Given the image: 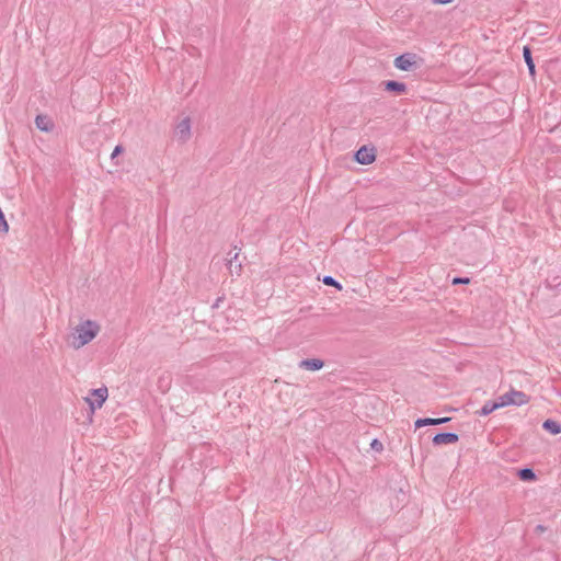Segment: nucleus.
Wrapping results in <instances>:
<instances>
[{
	"label": "nucleus",
	"mask_w": 561,
	"mask_h": 561,
	"mask_svg": "<svg viewBox=\"0 0 561 561\" xmlns=\"http://www.w3.org/2000/svg\"><path fill=\"white\" fill-rule=\"evenodd\" d=\"M100 331L101 327L98 322L83 320L77 324L69 334V345L75 350H79L94 340Z\"/></svg>",
	"instance_id": "obj_1"
},
{
	"label": "nucleus",
	"mask_w": 561,
	"mask_h": 561,
	"mask_svg": "<svg viewBox=\"0 0 561 561\" xmlns=\"http://www.w3.org/2000/svg\"><path fill=\"white\" fill-rule=\"evenodd\" d=\"M500 408H504L507 405H523L529 401V397L523 391L514 390L500 396L497 398Z\"/></svg>",
	"instance_id": "obj_2"
},
{
	"label": "nucleus",
	"mask_w": 561,
	"mask_h": 561,
	"mask_svg": "<svg viewBox=\"0 0 561 561\" xmlns=\"http://www.w3.org/2000/svg\"><path fill=\"white\" fill-rule=\"evenodd\" d=\"M108 390L106 387H101L98 389H93L91 391V397L85 398V401L90 405L91 410L100 409L105 400L107 399Z\"/></svg>",
	"instance_id": "obj_3"
},
{
	"label": "nucleus",
	"mask_w": 561,
	"mask_h": 561,
	"mask_svg": "<svg viewBox=\"0 0 561 561\" xmlns=\"http://www.w3.org/2000/svg\"><path fill=\"white\" fill-rule=\"evenodd\" d=\"M175 137L181 142H185L191 137V121L188 117L183 118L175 127Z\"/></svg>",
	"instance_id": "obj_4"
},
{
	"label": "nucleus",
	"mask_w": 561,
	"mask_h": 561,
	"mask_svg": "<svg viewBox=\"0 0 561 561\" xmlns=\"http://www.w3.org/2000/svg\"><path fill=\"white\" fill-rule=\"evenodd\" d=\"M415 65V55L412 54H404L394 59V67L402 71H410Z\"/></svg>",
	"instance_id": "obj_5"
},
{
	"label": "nucleus",
	"mask_w": 561,
	"mask_h": 561,
	"mask_svg": "<svg viewBox=\"0 0 561 561\" xmlns=\"http://www.w3.org/2000/svg\"><path fill=\"white\" fill-rule=\"evenodd\" d=\"M376 154L374 148L360 147L355 153V160L360 164H370L375 161Z\"/></svg>",
	"instance_id": "obj_6"
},
{
	"label": "nucleus",
	"mask_w": 561,
	"mask_h": 561,
	"mask_svg": "<svg viewBox=\"0 0 561 561\" xmlns=\"http://www.w3.org/2000/svg\"><path fill=\"white\" fill-rule=\"evenodd\" d=\"M459 439L458 435L455 433H439L433 437L434 445H450L457 443Z\"/></svg>",
	"instance_id": "obj_7"
},
{
	"label": "nucleus",
	"mask_w": 561,
	"mask_h": 561,
	"mask_svg": "<svg viewBox=\"0 0 561 561\" xmlns=\"http://www.w3.org/2000/svg\"><path fill=\"white\" fill-rule=\"evenodd\" d=\"M324 362L319 358L302 359L299 363V367L310 371H317L323 368Z\"/></svg>",
	"instance_id": "obj_8"
},
{
	"label": "nucleus",
	"mask_w": 561,
	"mask_h": 561,
	"mask_svg": "<svg viewBox=\"0 0 561 561\" xmlns=\"http://www.w3.org/2000/svg\"><path fill=\"white\" fill-rule=\"evenodd\" d=\"M35 125L43 131H49L53 128L51 119L46 115H37L35 118Z\"/></svg>",
	"instance_id": "obj_9"
},
{
	"label": "nucleus",
	"mask_w": 561,
	"mask_h": 561,
	"mask_svg": "<svg viewBox=\"0 0 561 561\" xmlns=\"http://www.w3.org/2000/svg\"><path fill=\"white\" fill-rule=\"evenodd\" d=\"M523 55H524L525 62L527 64L529 73H530V76L534 77L536 70H535V64H534V60L531 58V51H530L529 47H527V46L524 47Z\"/></svg>",
	"instance_id": "obj_10"
},
{
	"label": "nucleus",
	"mask_w": 561,
	"mask_h": 561,
	"mask_svg": "<svg viewBox=\"0 0 561 561\" xmlns=\"http://www.w3.org/2000/svg\"><path fill=\"white\" fill-rule=\"evenodd\" d=\"M387 91H392L397 93H403L405 91V84L397 81H387L385 83Z\"/></svg>",
	"instance_id": "obj_11"
},
{
	"label": "nucleus",
	"mask_w": 561,
	"mask_h": 561,
	"mask_svg": "<svg viewBox=\"0 0 561 561\" xmlns=\"http://www.w3.org/2000/svg\"><path fill=\"white\" fill-rule=\"evenodd\" d=\"M543 428L550 432L551 434H560L561 425L552 420H546L542 424Z\"/></svg>",
	"instance_id": "obj_12"
},
{
	"label": "nucleus",
	"mask_w": 561,
	"mask_h": 561,
	"mask_svg": "<svg viewBox=\"0 0 561 561\" xmlns=\"http://www.w3.org/2000/svg\"><path fill=\"white\" fill-rule=\"evenodd\" d=\"M496 409H500V404H499V401L497 399L494 400L493 402H486L482 409H481V414L482 415H489L490 413H492L493 411H495Z\"/></svg>",
	"instance_id": "obj_13"
},
{
	"label": "nucleus",
	"mask_w": 561,
	"mask_h": 561,
	"mask_svg": "<svg viewBox=\"0 0 561 561\" xmlns=\"http://www.w3.org/2000/svg\"><path fill=\"white\" fill-rule=\"evenodd\" d=\"M518 476L523 481H533L536 478L534 471L528 468L519 470Z\"/></svg>",
	"instance_id": "obj_14"
},
{
	"label": "nucleus",
	"mask_w": 561,
	"mask_h": 561,
	"mask_svg": "<svg viewBox=\"0 0 561 561\" xmlns=\"http://www.w3.org/2000/svg\"><path fill=\"white\" fill-rule=\"evenodd\" d=\"M450 419L449 417H440V419H430L428 417V425H439L447 423Z\"/></svg>",
	"instance_id": "obj_15"
},
{
	"label": "nucleus",
	"mask_w": 561,
	"mask_h": 561,
	"mask_svg": "<svg viewBox=\"0 0 561 561\" xmlns=\"http://www.w3.org/2000/svg\"><path fill=\"white\" fill-rule=\"evenodd\" d=\"M323 283H324L325 285H329V286H335V287H337L339 289H341V285H340V284H339V283H337L333 277H331V276H325V277L323 278Z\"/></svg>",
	"instance_id": "obj_16"
},
{
	"label": "nucleus",
	"mask_w": 561,
	"mask_h": 561,
	"mask_svg": "<svg viewBox=\"0 0 561 561\" xmlns=\"http://www.w3.org/2000/svg\"><path fill=\"white\" fill-rule=\"evenodd\" d=\"M370 447H371L373 450H376L378 453H380L383 449L382 443L380 440H378V439H374L370 443Z\"/></svg>",
	"instance_id": "obj_17"
},
{
	"label": "nucleus",
	"mask_w": 561,
	"mask_h": 561,
	"mask_svg": "<svg viewBox=\"0 0 561 561\" xmlns=\"http://www.w3.org/2000/svg\"><path fill=\"white\" fill-rule=\"evenodd\" d=\"M124 151V148L118 145L114 148L112 154H111V159L114 160L118 154H121L122 152Z\"/></svg>",
	"instance_id": "obj_18"
},
{
	"label": "nucleus",
	"mask_w": 561,
	"mask_h": 561,
	"mask_svg": "<svg viewBox=\"0 0 561 561\" xmlns=\"http://www.w3.org/2000/svg\"><path fill=\"white\" fill-rule=\"evenodd\" d=\"M428 419H419L415 421V427L416 428H420V427H423V426H427L428 425Z\"/></svg>",
	"instance_id": "obj_19"
},
{
	"label": "nucleus",
	"mask_w": 561,
	"mask_h": 561,
	"mask_svg": "<svg viewBox=\"0 0 561 561\" xmlns=\"http://www.w3.org/2000/svg\"><path fill=\"white\" fill-rule=\"evenodd\" d=\"M468 283H469V278L456 277L453 279V284H468Z\"/></svg>",
	"instance_id": "obj_20"
},
{
	"label": "nucleus",
	"mask_w": 561,
	"mask_h": 561,
	"mask_svg": "<svg viewBox=\"0 0 561 561\" xmlns=\"http://www.w3.org/2000/svg\"><path fill=\"white\" fill-rule=\"evenodd\" d=\"M434 3H437V4H448L450 3L453 0H432Z\"/></svg>",
	"instance_id": "obj_21"
},
{
	"label": "nucleus",
	"mask_w": 561,
	"mask_h": 561,
	"mask_svg": "<svg viewBox=\"0 0 561 561\" xmlns=\"http://www.w3.org/2000/svg\"><path fill=\"white\" fill-rule=\"evenodd\" d=\"M233 263H234V261L231 259V260L229 261V267H230V270H232V267H236V264H233Z\"/></svg>",
	"instance_id": "obj_22"
},
{
	"label": "nucleus",
	"mask_w": 561,
	"mask_h": 561,
	"mask_svg": "<svg viewBox=\"0 0 561 561\" xmlns=\"http://www.w3.org/2000/svg\"><path fill=\"white\" fill-rule=\"evenodd\" d=\"M236 268H237V274H239V272L241 270V263L236 264Z\"/></svg>",
	"instance_id": "obj_23"
},
{
	"label": "nucleus",
	"mask_w": 561,
	"mask_h": 561,
	"mask_svg": "<svg viewBox=\"0 0 561 561\" xmlns=\"http://www.w3.org/2000/svg\"><path fill=\"white\" fill-rule=\"evenodd\" d=\"M237 259H238V253H236V254H234V256H233V259H232V260H233V261H237Z\"/></svg>",
	"instance_id": "obj_24"
}]
</instances>
